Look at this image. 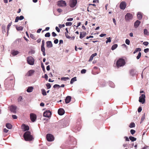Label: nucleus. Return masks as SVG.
I'll use <instances>...</instances> for the list:
<instances>
[{"mask_svg":"<svg viewBox=\"0 0 149 149\" xmlns=\"http://www.w3.org/2000/svg\"><path fill=\"white\" fill-rule=\"evenodd\" d=\"M23 136L25 140L26 141H31L33 139L32 136L30 132L29 131L25 132Z\"/></svg>","mask_w":149,"mask_h":149,"instance_id":"1","label":"nucleus"},{"mask_svg":"<svg viewBox=\"0 0 149 149\" xmlns=\"http://www.w3.org/2000/svg\"><path fill=\"white\" fill-rule=\"evenodd\" d=\"M125 64V61L123 58H119L117 61L116 65L118 67L123 66Z\"/></svg>","mask_w":149,"mask_h":149,"instance_id":"2","label":"nucleus"},{"mask_svg":"<svg viewBox=\"0 0 149 149\" xmlns=\"http://www.w3.org/2000/svg\"><path fill=\"white\" fill-rule=\"evenodd\" d=\"M133 16L132 14L127 13L125 15V19L126 21H130V20H132L133 19Z\"/></svg>","mask_w":149,"mask_h":149,"instance_id":"3","label":"nucleus"},{"mask_svg":"<svg viewBox=\"0 0 149 149\" xmlns=\"http://www.w3.org/2000/svg\"><path fill=\"white\" fill-rule=\"evenodd\" d=\"M27 61L28 63L30 65H33L34 63V60L31 56L28 57L27 58Z\"/></svg>","mask_w":149,"mask_h":149,"instance_id":"4","label":"nucleus"},{"mask_svg":"<svg viewBox=\"0 0 149 149\" xmlns=\"http://www.w3.org/2000/svg\"><path fill=\"white\" fill-rule=\"evenodd\" d=\"M57 5L60 7L65 6H66V3L65 1L61 0L57 2Z\"/></svg>","mask_w":149,"mask_h":149,"instance_id":"5","label":"nucleus"},{"mask_svg":"<svg viewBox=\"0 0 149 149\" xmlns=\"http://www.w3.org/2000/svg\"><path fill=\"white\" fill-rule=\"evenodd\" d=\"M145 96L144 94H141V96L139 97V101L142 104H144L145 101Z\"/></svg>","mask_w":149,"mask_h":149,"instance_id":"6","label":"nucleus"},{"mask_svg":"<svg viewBox=\"0 0 149 149\" xmlns=\"http://www.w3.org/2000/svg\"><path fill=\"white\" fill-rule=\"evenodd\" d=\"M46 138L49 141H53L54 140L53 136L50 134H48L46 135Z\"/></svg>","mask_w":149,"mask_h":149,"instance_id":"7","label":"nucleus"},{"mask_svg":"<svg viewBox=\"0 0 149 149\" xmlns=\"http://www.w3.org/2000/svg\"><path fill=\"white\" fill-rule=\"evenodd\" d=\"M51 112L49 110H47L45 111L43 114L44 117L49 118L51 116Z\"/></svg>","mask_w":149,"mask_h":149,"instance_id":"8","label":"nucleus"},{"mask_svg":"<svg viewBox=\"0 0 149 149\" xmlns=\"http://www.w3.org/2000/svg\"><path fill=\"white\" fill-rule=\"evenodd\" d=\"M77 3V0H70V5L71 7L73 8L76 6Z\"/></svg>","mask_w":149,"mask_h":149,"instance_id":"9","label":"nucleus"},{"mask_svg":"<svg viewBox=\"0 0 149 149\" xmlns=\"http://www.w3.org/2000/svg\"><path fill=\"white\" fill-rule=\"evenodd\" d=\"M30 117L31 121L32 122H34L36 119V116L34 113H31L30 114Z\"/></svg>","mask_w":149,"mask_h":149,"instance_id":"10","label":"nucleus"},{"mask_svg":"<svg viewBox=\"0 0 149 149\" xmlns=\"http://www.w3.org/2000/svg\"><path fill=\"white\" fill-rule=\"evenodd\" d=\"M126 6V3L124 1L122 2L120 5V8L122 10H124Z\"/></svg>","mask_w":149,"mask_h":149,"instance_id":"11","label":"nucleus"},{"mask_svg":"<svg viewBox=\"0 0 149 149\" xmlns=\"http://www.w3.org/2000/svg\"><path fill=\"white\" fill-rule=\"evenodd\" d=\"M58 112L59 115L62 116L64 114L65 111L63 109L60 108L58 110Z\"/></svg>","mask_w":149,"mask_h":149,"instance_id":"12","label":"nucleus"},{"mask_svg":"<svg viewBox=\"0 0 149 149\" xmlns=\"http://www.w3.org/2000/svg\"><path fill=\"white\" fill-rule=\"evenodd\" d=\"M17 107L14 106H11L10 107V110L11 112L15 113L16 112Z\"/></svg>","mask_w":149,"mask_h":149,"instance_id":"13","label":"nucleus"},{"mask_svg":"<svg viewBox=\"0 0 149 149\" xmlns=\"http://www.w3.org/2000/svg\"><path fill=\"white\" fill-rule=\"evenodd\" d=\"M22 128L23 130L24 131H25L28 130L29 129V127L28 126L23 124L22 125Z\"/></svg>","mask_w":149,"mask_h":149,"instance_id":"14","label":"nucleus"},{"mask_svg":"<svg viewBox=\"0 0 149 149\" xmlns=\"http://www.w3.org/2000/svg\"><path fill=\"white\" fill-rule=\"evenodd\" d=\"M46 45L47 47L48 48H51L53 46L52 42L50 41H47L46 42Z\"/></svg>","mask_w":149,"mask_h":149,"instance_id":"15","label":"nucleus"},{"mask_svg":"<svg viewBox=\"0 0 149 149\" xmlns=\"http://www.w3.org/2000/svg\"><path fill=\"white\" fill-rule=\"evenodd\" d=\"M143 17V14L141 12H138L137 14V17L138 19L139 20L142 19Z\"/></svg>","mask_w":149,"mask_h":149,"instance_id":"16","label":"nucleus"},{"mask_svg":"<svg viewBox=\"0 0 149 149\" xmlns=\"http://www.w3.org/2000/svg\"><path fill=\"white\" fill-rule=\"evenodd\" d=\"M140 22H141L139 21V20H137L134 24V27L136 28L138 27L139 26Z\"/></svg>","mask_w":149,"mask_h":149,"instance_id":"17","label":"nucleus"},{"mask_svg":"<svg viewBox=\"0 0 149 149\" xmlns=\"http://www.w3.org/2000/svg\"><path fill=\"white\" fill-rule=\"evenodd\" d=\"M71 97L70 96H67L65 99V102L66 103H69L71 101Z\"/></svg>","mask_w":149,"mask_h":149,"instance_id":"18","label":"nucleus"},{"mask_svg":"<svg viewBox=\"0 0 149 149\" xmlns=\"http://www.w3.org/2000/svg\"><path fill=\"white\" fill-rule=\"evenodd\" d=\"M86 35V32H82L80 33L79 38L81 39L82 38Z\"/></svg>","mask_w":149,"mask_h":149,"instance_id":"19","label":"nucleus"},{"mask_svg":"<svg viewBox=\"0 0 149 149\" xmlns=\"http://www.w3.org/2000/svg\"><path fill=\"white\" fill-rule=\"evenodd\" d=\"M136 72L135 70L133 69L131 70L130 71V74L132 76L135 75L136 74Z\"/></svg>","mask_w":149,"mask_h":149,"instance_id":"20","label":"nucleus"},{"mask_svg":"<svg viewBox=\"0 0 149 149\" xmlns=\"http://www.w3.org/2000/svg\"><path fill=\"white\" fill-rule=\"evenodd\" d=\"M34 72L35 71L34 70H30L28 72L27 75L28 76H31Z\"/></svg>","mask_w":149,"mask_h":149,"instance_id":"21","label":"nucleus"},{"mask_svg":"<svg viewBox=\"0 0 149 149\" xmlns=\"http://www.w3.org/2000/svg\"><path fill=\"white\" fill-rule=\"evenodd\" d=\"M33 88V87L32 86L29 87L27 89L26 91L28 93L31 92L32 91Z\"/></svg>","mask_w":149,"mask_h":149,"instance_id":"22","label":"nucleus"},{"mask_svg":"<svg viewBox=\"0 0 149 149\" xmlns=\"http://www.w3.org/2000/svg\"><path fill=\"white\" fill-rule=\"evenodd\" d=\"M76 77H74L72 78L70 81V83L71 84H72L74 82L77 81Z\"/></svg>","mask_w":149,"mask_h":149,"instance_id":"23","label":"nucleus"},{"mask_svg":"<svg viewBox=\"0 0 149 149\" xmlns=\"http://www.w3.org/2000/svg\"><path fill=\"white\" fill-rule=\"evenodd\" d=\"M6 126L8 129H11L12 127V125L11 124L9 123H7L6 124Z\"/></svg>","mask_w":149,"mask_h":149,"instance_id":"24","label":"nucleus"},{"mask_svg":"<svg viewBox=\"0 0 149 149\" xmlns=\"http://www.w3.org/2000/svg\"><path fill=\"white\" fill-rule=\"evenodd\" d=\"M118 47V45L117 44H115L113 45L111 48V49L112 50H113L115 49Z\"/></svg>","mask_w":149,"mask_h":149,"instance_id":"25","label":"nucleus"},{"mask_svg":"<svg viewBox=\"0 0 149 149\" xmlns=\"http://www.w3.org/2000/svg\"><path fill=\"white\" fill-rule=\"evenodd\" d=\"M129 139L132 141H136V138L132 136H129Z\"/></svg>","mask_w":149,"mask_h":149,"instance_id":"26","label":"nucleus"},{"mask_svg":"<svg viewBox=\"0 0 149 149\" xmlns=\"http://www.w3.org/2000/svg\"><path fill=\"white\" fill-rule=\"evenodd\" d=\"M19 52L17 51H13L12 52V54L13 56H15L19 53Z\"/></svg>","mask_w":149,"mask_h":149,"instance_id":"27","label":"nucleus"},{"mask_svg":"<svg viewBox=\"0 0 149 149\" xmlns=\"http://www.w3.org/2000/svg\"><path fill=\"white\" fill-rule=\"evenodd\" d=\"M42 93L43 95L44 96H45L47 95L46 92L45 91V90L43 89H42L41 90Z\"/></svg>","mask_w":149,"mask_h":149,"instance_id":"28","label":"nucleus"},{"mask_svg":"<svg viewBox=\"0 0 149 149\" xmlns=\"http://www.w3.org/2000/svg\"><path fill=\"white\" fill-rule=\"evenodd\" d=\"M16 29L18 31H22L23 29V27L21 26L16 27Z\"/></svg>","mask_w":149,"mask_h":149,"instance_id":"29","label":"nucleus"},{"mask_svg":"<svg viewBox=\"0 0 149 149\" xmlns=\"http://www.w3.org/2000/svg\"><path fill=\"white\" fill-rule=\"evenodd\" d=\"M109 86L112 88H114L115 86L114 84L112 82H109Z\"/></svg>","mask_w":149,"mask_h":149,"instance_id":"30","label":"nucleus"},{"mask_svg":"<svg viewBox=\"0 0 149 149\" xmlns=\"http://www.w3.org/2000/svg\"><path fill=\"white\" fill-rule=\"evenodd\" d=\"M145 113H144L143 114L142 116V117L141 118V123H142L144 120L145 118Z\"/></svg>","mask_w":149,"mask_h":149,"instance_id":"31","label":"nucleus"},{"mask_svg":"<svg viewBox=\"0 0 149 149\" xmlns=\"http://www.w3.org/2000/svg\"><path fill=\"white\" fill-rule=\"evenodd\" d=\"M68 123L66 122H64V123H62V125L63 126V127H66L68 126Z\"/></svg>","mask_w":149,"mask_h":149,"instance_id":"32","label":"nucleus"},{"mask_svg":"<svg viewBox=\"0 0 149 149\" xmlns=\"http://www.w3.org/2000/svg\"><path fill=\"white\" fill-rule=\"evenodd\" d=\"M69 77H63L61 78V80L64 81H66L67 80H69Z\"/></svg>","mask_w":149,"mask_h":149,"instance_id":"33","label":"nucleus"},{"mask_svg":"<svg viewBox=\"0 0 149 149\" xmlns=\"http://www.w3.org/2000/svg\"><path fill=\"white\" fill-rule=\"evenodd\" d=\"M135 127V124L133 123H131L129 127L130 128L134 127Z\"/></svg>","mask_w":149,"mask_h":149,"instance_id":"34","label":"nucleus"},{"mask_svg":"<svg viewBox=\"0 0 149 149\" xmlns=\"http://www.w3.org/2000/svg\"><path fill=\"white\" fill-rule=\"evenodd\" d=\"M143 33L145 35H148L149 33L148 31L146 29H144L143 30Z\"/></svg>","mask_w":149,"mask_h":149,"instance_id":"35","label":"nucleus"},{"mask_svg":"<svg viewBox=\"0 0 149 149\" xmlns=\"http://www.w3.org/2000/svg\"><path fill=\"white\" fill-rule=\"evenodd\" d=\"M141 51V49L140 48H138L136 49L134 52L133 53L135 54L136 52H137L138 51Z\"/></svg>","mask_w":149,"mask_h":149,"instance_id":"36","label":"nucleus"},{"mask_svg":"<svg viewBox=\"0 0 149 149\" xmlns=\"http://www.w3.org/2000/svg\"><path fill=\"white\" fill-rule=\"evenodd\" d=\"M12 24V22H11L10 23H9L8 25L7 26V32H8V31L9 30V28L11 26V25Z\"/></svg>","mask_w":149,"mask_h":149,"instance_id":"37","label":"nucleus"},{"mask_svg":"<svg viewBox=\"0 0 149 149\" xmlns=\"http://www.w3.org/2000/svg\"><path fill=\"white\" fill-rule=\"evenodd\" d=\"M72 23L71 22H67L65 23V25L67 26H70L72 25Z\"/></svg>","mask_w":149,"mask_h":149,"instance_id":"38","label":"nucleus"},{"mask_svg":"<svg viewBox=\"0 0 149 149\" xmlns=\"http://www.w3.org/2000/svg\"><path fill=\"white\" fill-rule=\"evenodd\" d=\"M141 52H139L138 54V55L136 56V58L137 59H139L140 58V57L141 56Z\"/></svg>","mask_w":149,"mask_h":149,"instance_id":"39","label":"nucleus"},{"mask_svg":"<svg viewBox=\"0 0 149 149\" xmlns=\"http://www.w3.org/2000/svg\"><path fill=\"white\" fill-rule=\"evenodd\" d=\"M30 37L33 39H36V37L35 36L32 34H30Z\"/></svg>","mask_w":149,"mask_h":149,"instance_id":"40","label":"nucleus"},{"mask_svg":"<svg viewBox=\"0 0 149 149\" xmlns=\"http://www.w3.org/2000/svg\"><path fill=\"white\" fill-rule=\"evenodd\" d=\"M46 86L47 87V89H49L51 87L50 84L49 83H47L46 84Z\"/></svg>","mask_w":149,"mask_h":149,"instance_id":"41","label":"nucleus"},{"mask_svg":"<svg viewBox=\"0 0 149 149\" xmlns=\"http://www.w3.org/2000/svg\"><path fill=\"white\" fill-rule=\"evenodd\" d=\"M45 37H49L50 36V33L49 32H48V33H46L45 34Z\"/></svg>","mask_w":149,"mask_h":149,"instance_id":"42","label":"nucleus"},{"mask_svg":"<svg viewBox=\"0 0 149 149\" xmlns=\"http://www.w3.org/2000/svg\"><path fill=\"white\" fill-rule=\"evenodd\" d=\"M107 40L106 41V43H108V42H111V38L109 37L108 38H107Z\"/></svg>","mask_w":149,"mask_h":149,"instance_id":"43","label":"nucleus"},{"mask_svg":"<svg viewBox=\"0 0 149 149\" xmlns=\"http://www.w3.org/2000/svg\"><path fill=\"white\" fill-rule=\"evenodd\" d=\"M125 43L127 45H129L130 44V41L128 39H126L125 40Z\"/></svg>","mask_w":149,"mask_h":149,"instance_id":"44","label":"nucleus"},{"mask_svg":"<svg viewBox=\"0 0 149 149\" xmlns=\"http://www.w3.org/2000/svg\"><path fill=\"white\" fill-rule=\"evenodd\" d=\"M86 70L85 69H82L81 70V74H84L86 72Z\"/></svg>","mask_w":149,"mask_h":149,"instance_id":"45","label":"nucleus"},{"mask_svg":"<svg viewBox=\"0 0 149 149\" xmlns=\"http://www.w3.org/2000/svg\"><path fill=\"white\" fill-rule=\"evenodd\" d=\"M135 131L134 130L132 129L130 130V133L132 134H134L135 132Z\"/></svg>","mask_w":149,"mask_h":149,"instance_id":"46","label":"nucleus"},{"mask_svg":"<svg viewBox=\"0 0 149 149\" xmlns=\"http://www.w3.org/2000/svg\"><path fill=\"white\" fill-rule=\"evenodd\" d=\"M65 26V25L64 24H59L58 25V26L60 28H62L64 27Z\"/></svg>","mask_w":149,"mask_h":149,"instance_id":"47","label":"nucleus"},{"mask_svg":"<svg viewBox=\"0 0 149 149\" xmlns=\"http://www.w3.org/2000/svg\"><path fill=\"white\" fill-rule=\"evenodd\" d=\"M65 36L67 38H68V39H70L71 38V37L70 36H69L68 35V34L66 33L65 32Z\"/></svg>","mask_w":149,"mask_h":149,"instance_id":"48","label":"nucleus"},{"mask_svg":"<svg viewBox=\"0 0 149 149\" xmlns=\"http://www.w3.org/2000/svg\"><path fill=\"white\" fill-rule=\"evenodd\" d=\"M60 87V85H58V84H55L54 85V86H53V87L54 88H58V87L59 88Z\"/></svg>","mask_w":149,"mask_h":149,"instance_id":"49","label":"nucleus"},{"mask_svg":"<svg viewBox=\"0 0 149 149\" xmlns=\"http://www.w3.org/2000/svg\"><path fill=\"white\" fill-rule=\"evenodd\" d=\"M19 20V16H17L16 17L15 20V22H17L18 21V20Z\"/></svg>","mask_w":149,"mask_h":149,"instance_id":"50","label":"nucleus"},{"mask_svg":"<svg viewBox=\"0 0 149 149\" xmlns=\"http://www.w3.org/2000/svg\"><path fill=\"white\" fill-rule=\"evenodd\" d=\"M144 51L145 53H147L149 51V49L146 48L144 50Z\"/></svg>","mask_w":149,"mask_h":149,"instance_id":"51","label":"nucleus"},{"mask_svg":"<svg viewBox=\"0 0 149 149\" xmlns=\"http://www.w3.org/2000/svg\"><path fill=\"white\" fill-rule=\"evenodd\" d=\"M18 102L21 101L22 100V96H21L19 97L18 98Z\"/></svg>","mask_w":149,"mask_h":149,"instance_id":"52","label":"nucleus"},{"mask_svg":"<svg viewBox=\"0 0 149 149\" xmlns=\"http://www.w3.org/2000/svg\"><path fill=\"white\" fill-rule=\"evenodd\" d=\"M148 42H144L143 43V44L145 46H147L148 45Z\"/></svg>","mask_w":149,"mask_h":149,"instance_id":"53","label":"nucleus"},{"mask_svg":"<svg viewBox=\"0 0 149 149\" xmlns=\"http://www.w3.org/2000/svg\"><path fill=\"white\" fill-rule=\"evenodd\" d=\"M58 39H56L54 41V42L55 44H57L58 43Z\"/></svg>","mask_w":149,"mask_h":149,"instance_id":"54","label":"nucleus"},{"mask_svg":"<svg viewBox=\"0 0 149 149\" xmlns=\"http://www.w3.org/2000/svg\"><path fill=\"white\" fill-rule=\"evenodd\" d=\"M93 58V57L91 55V56L90 57L89 59V61H92Z\"/></svg>","mask_w":149,"mask_h":149,"instance_id":"55","label":"nucleus"},{"mask_svg":"<svg viewBox=\"0 0 149 149\" xmlns=\"http://www.w3.org/2000/svg\"><path fill=\"white\" fill-rule=\"evenodd\" d=\"M142 109L141 107H139L138 110V112H141L142 111Z\"/></svg>","mask_w":149,"mask_h":149,"instance_id":"56","label":"nucleus"},{"mask_svg":"<svg viewBox=\"0 0 149 149\" xmlns=\"http://www.w3.org/2000/svg\"><path fill=\"white\" fill-rule=\"evenodd\" d=\"M52 36L54 37H55L57 35L54 32H52Z\"/></svg>","mask_w":149,"mask_h":149,"instance_id":"57","label":"nucleus"},{"mask_svg":"<svg viewBox=\"0 0 149 149\" xmlns=\"http://www.w3.org/2000/svg\"><path fill=\"white\" fill-rule=\"evenodd\" d=\"M56 30V31L58 32H59L60 31V30L56 26L55 28Z\"/></svg>","mask_w":149,"mask_h":149,"instance_id":"58","label":"nucleus"},{"mask_svg":"<svg viewBox=\"0 0 149 149\" xmlns=\"http://www.w3.org/2000/svg\"><path fill=\"white\" fill-rule=\"evenodd\" d=\"M19 20H22L24 19V17L23 16H20L19 17Z\"/></svg>","mask_w":149,"mask_h":149,"instance_id":"59","label":"nucleus"},{"mask_svg":"<svg viewBox=\"0 0 149 149\" xmlns=\"http://www.w3.org/2000/svg\"><path fill=\"white\" fill-rule=\"evenodd\" d=\"M57 10L59 13H61L62 11V10L60 8H58L57 9Z\"/></svg>","mask_w":149,"mask_h":149,"instance_id":"60","label":"nucleus"},{"mask_svg":"<svg viewBox=\"0 0 149 149\" xmlns=\"http://www.w3.org/2000/svg\"><path fill=\"white\" fill-rule=\"evenodd\" d=\"M73 20V18H70L67 19V21H72Z\"/></svg>","mask_w":149,"mask_h":149,"instance_id":"61","label":"nucleus"},{"mask_svg":"<svg viewBox=\"0 0 149 149\" xmlns=\"http://www.w3.org/2000/svg\"><path fill=\"white\" fill-rule=\"evenodd\" d=\"M106 35V34L104 33H102L100 35V36L101 37H104V36H105Z\"/></svg>","mask_w":149,"mask_h":149,"instance_id":"62","label":"nucleus"},{"mask_svg":"<svg viewBox=\"0 0 149 149\" xmlns=\"http://www.w3.org/2000/svg\"><path fill=\"white\" fill-rule=\"evenodd\" d=\"M41 50L42 52L45 51V49L44 47H41Z\"/></svg>","mask_w":149,"mask_h":149,"instance_id":"63","label":"nucleus"},{"mask_svg":"<svg viewBox=\"0 0 149 149\" xmlns=\"http://www.w3.org/2000/svg\"><path fill=\"white\" fill-rule=\"evenodd\" d=\"M8 130L6 128H4L3 129V132L5 133H7L8 132Z\"/></svg>","mask_w":149,"mask_h":149,"instance_id":"64","label":"nucleus"}]
</instances>
